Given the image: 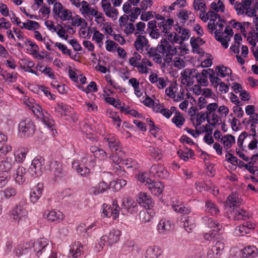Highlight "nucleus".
I'll list each match as a JSON object with an SVG mask.
<instances>
[{
    "label": "nucleus",
    "mask_w": 258,
    "mask_h": 258,
    "mask_svg": "<svg viewBox=\"0 0 258 258\" xmlns=\"http://www.w3.org/2000/svg\"><path fill=\"white\" fill-rule=\"evenodd\" d=\"M103 214L104 217H109L112 216L114 219L118 218L119 214L116 209H113L110 206L104 204L103 205Z\"/></svg>",
    "instance_id": "35"
},
{
    "label": "nucleus",
    "mask_w": 258,
    "mask_h": 258,
    "mask_svg": "<svg viewBox=\"0 0 258 258\" xmlns=\"http://www.w3.org/2000/svg\"><path fill=\"white\" fill-rule=\"evenodd\" d=\"M16 163V160L13 157H7L5 160L1 161L0 167L1 169L6 172L11 170L15 165Z\"/></svg>",
    "instance_id": "31"
},
{
    "label": "nucleus",
    "mask_w": 258,
    "mask_h": 258,
    "mask_svg": "<svg viewBox=\"0 0 258 258\" xmlns=\"http://www.w3.org/2000/svg\"><path fill=\"white\" fill-rule=\"evenodd\" d=\"M90 150L98 162V165H96V168L100 166L104 169L108 157L107 153L104 150L94 146L91 147Z\"/></svg>",
    "instance_id": "9"
},
{
    "label": "nucleus",
    "mask_w": 258,
    "mask_h": 258,
    "mask_svg": "<svg viewBox=\"0 0 258 258\" xmlns=\"http://www.w3.org/2000/svg\"><path fill=\"white\" fill-rule=\"evenodd\" d=\"M83 245L80 242H75L70 247V254L74 258L79 257L82 253Z\"/></svg>",
    "instance_id": "26"
},
{
    "label": "nucleus",
    "mask_w": 258,
    "mask_h": 258,
    "mask_svg": "<svg viewBox=\"0 0 258 258\" xmlns=\"http://www.w3.org/2000/svg\"><path fill=\"white\" fill-rule=\"evenodd\" d=\"M101 6L105 15L112 20H116L118 15L116 7L112 6L111 3L108 0H101Z\"/></svg>",
    "instance_id": "12"
},
{
    "label": "nucleus",
    "mask_w": 258,
    "mask_h": 258,
    "mask_svg": "<svg viewBox=\"0 0 258 258\" xmlns=\"http://www.w3.org/2000/svg\"><path fill=\"white\" fill-rule=\"evenodd\" d=\"M252 0H245L241 2H236L234 8L238 16L245 14L248 17H252L256 16V11L252 8Z\"/></svg>",
    "instance_id": "4"
},
{
    "label": "nucleus",
    "mask_w": 258,
    "mask_h": 258,
    "mask_svg": "<svg viewBox=\"0 0 258 258\" xmlns=\"http://www.w3.org/2000/svg\"><path fill=\"white\" fill-rule=\"evenodd\" d=\"M42 121L44 124L49 128H51L54 125V121L51 118L50 115L47 112H45L42 113L41 115Z\"/></svg>",
    "instance_id": "46"
},
{
    "label": "nucleus",
    "mask_w": 258,
    "mask_h": 258,
    "mask_svg": "<svg viewBox=\"0 0 258 258\" xmlns=\"http://www.w3.org/2000/svg\"><path fill=\"white\" fill-rule=\"evenodd\" d=\"M193 7L194 10L198 12V11L203 12L207 10V7L204 0H194L193 2Z\"/></svg>",
    "instance_id": "43"
},
{
    "label": "nucleus",
    "mask_w": 258,
    "mask_h": 258,
    "mask_svg": "<svg viewBox=\"0 0 258 258\" xmlns=\"http://www.w3.org/2000/svg\"><path fill=\"white\" fill-rule=\"evenodd\" d=\"M122 207L130 214L137 213L138 211L137 203L131 198H125L123 199Z\"/></svg>",
    "instance_id": "16"
},
{
    "label": "nucleus",
    "mask_w": 258,
    "mask_h": 258,
    "mask_svg": "<svg viewBox=\"0 0 258 258\" xmlns=\"http://www.w3.org/2000/svg\"><path fill=\"white\" fill-rule=\"evenodd\" d=\"M80 4V11L85 18L92 19L94 17L95 21L100 26L104 24L105 18L101 12L92 7L86 1H83Z\"/></svg>",
    "instance_id": "2"
},
{
    "label": "nucleus",
    "mask_w": 258,
    "mask_h": 258,
    "mask_svg": "<svg viewBox=\"0 0 258 258\" xmlns=\"http://www.w3.org/2000/svg\"><path fill=\"white\" fill-rule=\"evenodd\" d=\"M211 69L203 70L202 72H196V78L198 83L202 86H207L208 84V75Z\"/></svg>",
    "instance_id": "24"
},
{
    "label": "nucleus",
    "mask_w": 258,
    "mask_h": 258,
    "mask_svg": "<svg viewBox=\"0 0 258 258\" xmlns=\"http://www.w3.org/2000/svg\"><path fill=\"white\" fill-rule=\"evenodd\" d=\"M148 150L150 156L155 161H159L162 158V153L159 148L150 146L149 147Z\"/></svg>",
    "instance_id": "37"
},
{
    "label": "nucleus",
    "mask_w": 258,
    "mask_h": 258,
    "mask_svg": "<svg viewBox=\"0 0 258 258\" xmlns=\"http://www.w3.org/2000/svg\"><path fill=\"white\" fill-rule=\"evenodd\" d=\"M171 229V223L169 220L161 219L157 226V230L159 233L166 234Z\"/></svg>",
    "instance_id": "22"
},
{
    "label": "nucleus",
    "mask_w": 258,
    "mask_h": 258,
    "mask_svg": "<svg viewBox=\"0 0 258 258\" xmlns=\"http://www.w3.org/2000/svg\"><path fill=\"white\" fill-rule=\"evenodd\" d=\"M197 70L195 69H185L181 73L182 82L183 84L191 86L194 83Z\"/></svg>",
    "instance_id": "15"
},
{
    "label": "nucleus",
    "mask_w": 258,
    "mask_h": 258,
    "mask_svg": "<svg viewBox=\"0 0 258 258\" xmlns=\"http://www.w3.org/2000/svg\"><path fill=\"white\" fill-rule=\"evenodd\" d=\"M203 222L209 228H217V232L220 231L222 228V226L217 221H215L212 218H209L207 216H205L203 218Z\"/></svg>",
    "instance_id": "34"
},
{
    "label": "nucleus",
    "mask_w": 258,
    "mask_h": 258,
    "mask_svg": "<svg viewBox=\"0 0 258 258\" xmlns=\"http://www.w3.org/2000/svg\"><path fill=\"white\" fill-rule=\"evenodd\" d=\"M241 201L236 194H232L229 196L227 201V204L230 208L238 207L241 205Z\"/></svg>",
    "instance_id": "39"
},
{
    "label": "nucleus",
    "mask_w": 258,
    "mask_h": 258,
    "mask_svg": "<svg viewBox=\"0 0 258 258\" xmlns=\"http://www.w3.org/2000/svg\"><path fill=\"white\" fill-rule=\"evenodd\" d=\"M172 122L178 127H180L185 122V119L183 115L179 112H176L175 115L172 119Z\"/></svg>",
    "instance_id": "45"
},
{
    "label": "nucleus",
    "mask_w": 258,
    "mask_h": 258,
    "mask_svg": "<svg viewBox=\"0 0 258 258\" xmlns=\"http://www.w3.org/2000/svg\"><path fill=\"white\" fill-rule=\"evenodd\" d=\"M177 90L176 84H171L166 89L165 93L168 96L173 98L175 97Z\"/></svg>",
    "instance_id": "56"
},
{
    "label": "nucleus",
    "mask_w": 258,
    "mask_h": 258,
    "mask_svg": "<svg viewBox=\"0 0 258 258\" xmlns=\"http://www.w3.org/2000/svg\"><path fill=\"white\" fill-rule=\"evenodd\" d=\"M174 28L177 33L181 34V36H180V37H181V42H183L184 40L188 39L189 38L190 34L189 31L188 29H186L178 25H176Z\"/></svg>",
    "instance_id": "40"
},
{
    "label": "nucleus",
    "mask_w": 258,
    "mask_h": 258,
    "mask_svg": "<svg viewBox=\"0 0 258 258\" xmlns=\"http://www.w3.org/2000/svg\"><path fill=\"white\" fill-rule=\"evenodd\" d=\"M54 17L59 18L62 21L70 20L72 19V12L63 7L59 2H56L52 10Z\"/></svg>",
    "instance_id": "6"
},
{
    "label": "nucleus",
    "mask_w": 258,
    "mask_h": 258,
    "mask_svg": "<svg viewBox=\"0 0 258 258\" xmlns=\"http://www.w3.org/2000/svg\"><path fill=\"white\" fill-rule=\"evenodd\" d=\"M123 32L127 36L134 34L135 35V26L132 23H128L123 27Z\"/></svg>",
    "instance_id": "57"
},
{
    "label": "nucleus",
    "mask_w": 258,
    "mask_h": 258,
    "mask_svg": "<svg viewBox=\"0 0 258 258\" xmlns=\"http://www.w3.org/2000/svg\"><path fill=\"white\" fill-rule=\"evenodd\" d=\"M21 204L16 205L15 208L13 209L11 211V216L13 221L20 226H24L25 225L28 220V214L25 207L24 205L26 203V201L21 202Z\"/></svg>",
    "instance_id": "3"
},
{
    "label": "nucleus",
    "mask_w": 258,
    "mask_h": 258,
    "mask_svg": "<svg viewBox=\"0 0 258 258\" xmlns=\"http://www.w3.org/2000/svg\"><path fill=\"white\" fill-rule=\"evenodd\" d=\"M206 210L208 213L212 215H216L219 212V208L211 201H207L206 202Z\"/></svg>",
    "instance_id": "44"
},
{
    "label": "nucleus",
    "mask_w": 258,
    "mask_h": 258,
    "mask_svg": "<svg viewBox=\"0 0 258 258\" xmlns=\"http://www.w3.org/2000/svg\"><path fill=\"white\" fill-rule=\"evenodd\" d=\"M26 173V169L22 167H19L16 171L15 174V179L16 182L19 184H22L25 181V175Z\"/></svg>",
    "instance_id": "33"
},
{
    "label": "nucleus",
    "mask_w": 258,
    "mask_h": 258,
    "mask_svg": "<svg viewBox=\"0 0 258 258\" xmlns=\"http://www.w3.org/2000/svg\"><path fill=\"white\" fill-rule=\"evenodd\" d=\"M43 217L51 221H61L63 219V215L60 211H47L43 214Z\"/></svg>",
    "instance_id": "23"
},
{
    "label": "nucleus",
    "mask_w": 258,
    "mask_h": 258,
    "mask_svg": "<svg viewBox=\"0 0 258 258\" xmlns=\"http://www.w3.org/2000/svg\"><path fill=\"white\" fill-rule=\"evenodd\" d=\"M44 169V160L41 158H35L32 160L28 173L32 177H37L41 175Z\"/></svg>",
    "instance_id": "5"
},
{
    "label": "nucleus",
    "mask_w": 258,
    "mask_h": 258,
    "mask_svg": "<svg viewBox=\"0 0 258 258\" xmlns=\"http://www.w3.org/2000/svg\"><path fill=\"white\" fill-rule=\"evenodd\" d=\"M51 174L55 180L61 178L64 174L61 163L55 160H51L48 164Z\"/></svg>",
    "instance_id": "13"
},
{
    "label": "nucleus",
    "mask_w": 258,
    "mask_h": 258,
    "mask_svg": "<svg viewBox=\"0 0 258 258\" xmlns=\"http://www.w3.org/2000/svg\"><path fill=\"white\" fill-rule=\"evenodd\" d=\"M28 243L24 242H20L18 243L15 247V253L18 256H20L24 253V251H27L29 248L27 246Z\"/></svg>",
    "instance_id": "50"
},
{
    "label": "nucleus",
    "mask_w": 258,
    "mask_h": 258,
    "mask_svg": "<svg viewBox=\"0 0 258 258\" xmlns=\"http://www.w3.org/2000/svg\"><path fill=\"white\" fill-rule=\"evenodd\" d=\"M177 154L179 157L184 161H186L188 160L189 155L190 157H192L193 156H194V152L190 149H187L185 151H183L182 150H179L177 151Z\"/></svg>",
    "instance_id": "51"
},
{
    "label": "nucleus",
    "mask_w": 258,
    "mask_h": 258,
    "mask_svg": "<svg viewBox=\"0 0 258 258\" xmlns=\"http://www.w3.org/2000/svg\"><path fill=\"white\" fill-rule=\"evenodd\" d=\"M220 141L224 145V147L227 149H229L235 143L234 137L231 135L224 136L221 138Z\"/></svg>",
    "instance_id": "38"
},
{
    "label": "nucleus",
    "mask_w": 258,
    "mask_h": 258,
    "mask_svg": "<svg viewBox=\"0 0 258 258\" xmlns=\"http://www.w3.org/2000/svg\"><path fill=\"white\" fill-rule=\"evenodd\" d=\"M71 107L62 103H58L55 107V111L61 116H69L71 112Z\"/></svg>",
    "instance_id": "32"
},
{
    "label": "nucleus",
    "mask_w": 258,
    "mask_h": 258,
    "mask_svg": "<svg viewBox=\"0 0 258 258\" xmlns=\"http://www.w3.org/2000/svg\"><path fill=\"white\" fill-rule=\"evenodd\" d=\"M234 212V218L237 220H245L248 217V213L242 209L236 210Z\"/></svg>",
    "instance_id": "49"
},
{
    "label": "nucleus",
    "mask_w": 258,
    "mask_h": 258,
    "mask_svg": "<svg viewBox=\"0 0 258 258\" xmlns=\"http://www.w3.org/2000/svg\"><path fill=\"white\" fill-rule=\"evenodd\" d=\"M22 28H25L28 30L36 29L39 27V24L37 22L28 20L26 23H22Z\"/></svg>",
    "instance_id": "63"
},
{
    "label": "nucleus",
    "mask_w": 258,
    "mask_h": 258,
    "mask_svg": "<svg viewBox=\"0 0 258 258\" xmlns=\"http://www.w3.org/2000/svg\"><path fill=\"white\" fill-rule=\"evenodd\" d=\"M177 53V48L172 46L165 39L161 40L156 47H152L148 51L149 56L152 58L155 62L162 64L163 66L171 62L173 56Z\"/></svg>",
    "instance_id": "1"
},
{
    "label": "nucleus",
    "mask_w": 258,
    "mask_h": 258,
    "mask_svg": "<svg viewBox=\"0 0 258 258\" xmlns=\"http://www.w3.org/2000/svg\"><path fill=\"white\" fill-rule=\"evenodd\" d=\"M225 248V243L223 240H218L207 251L208 258H220L222 251Z\"/></svg>",
    "instance_id": "14"
},
{
    "label": "nucleus",
    "mask_w": 258,
    "mask_h": 258,
    "mask_svg": "<svg viewBox=\"0 0 258 258\" xmlns=\"http://www.w3.org/2000/svg\"><path fill=\"white\" fill-rule=\"evenodd\" d=\"M125 164L127 168L132 169L133 170L137 169L139 167V164L138 161L133 158L127 159Z\"/></svg>",
    "instance_id": "59"
},
{
    "label": "nucleus",
    "mask_w": 258,
    "mask_h": 258,
    "mask_svg": "<svg viewBox=\"0 0 258 258\" xmlns=\"http://www.w3.org/2000/svg\"><path fill=\"white\" fill-rule=\"evenodd\" d=\"M157 21L158 27L160 29L161 32L164 34H169L174 24V20L169 18L166 19L164 17L160 14H156L155 16Z\"/></svg>",
    "instance_id": "8"
},
{
    "label": "nucleus",
    "mask_w": 258,
    "mask_h": 258,
    "mask_svg": "<svg viewBox=\"0 0 258 258\" xmlns=\"http://www.w3.org/2000/svg\"><path fill=\"white\" fill-rule=\"evenodd\" d=\"M243 256L245 258L255 257L257 254V250L254 246H248L242 250Z\"/></svg>",
    "instance_id": "36"
},
{
    "label": "nucleus",
    "mask_w": 258,
    "mask_h": 258,
    "mask_svg": "<svg viewBox=\"0 0 258 258\" xmlns=\"http://www.w3.org/2000/svg\"><path fill=\"white\" fill-rule=\"evenodd\" d=\"M211 8L217 12H223L224 11V5L220 0H219L217 3H212Z\"/></svg>",
    "instance_id": "62"
},
{
    "label": "nucleus",
    "mask_w": 258,
    "mask_h": 258,
    "mask_svg": "<svg viewBox=\"0 0 258 258\" xmlns=\"http://www.w3.org/2000/svg\"><path fill=\"white\" fill-rule=\"evenodd\" d=\"M121 231L118 229H113L107 235L108 238V245L112 246L113 244L119 241L121 235Z\"/></svg>",
    "instance_id": "30"
},
{
    "label": "nucleus",
    "mask_w": 258,
    "mask_h": 258,
    "mask_svg": "<svg viewBox=\"0 0 258 258\" xmlns=\"http://www.w3.org/2000/svg\"><path fill=\"white\" fill-rule=\"evenodd\" d=\"M105 243H107L108 244V238L107 235H103L100 237L99 240L97 242L95 247L96 251L99 252L101 251L103 249Z\"/></svg>",
    "instance_id": "47"
},
{
    "label": "nucleus",
    "mask_w": 258,
    "mask_h": 258,
    "mask_svg": "<svg viewBox=\"0 0 258 258\" xmlns=\"http://www.w3.org/2000/svg\"><path fill=\"white\" fill-rule=\"evenodd\" d=\"M172 207L175 212L182 214H189L190 212V209L184 207L183 204L179 201H173Z\"/></svg>",
    "instance_id": "29"
},
{
    "label": "nucleus",
    "mask_w": 258,
    "mask_h": 258,
    "mask_svg": "<svg viewBox=\"0 0 258 258\" xmlns=\"http://www.w3.org/2000/svg\"><path fill=\"white\" fill-rule=\"evenodd\" d=\"M137 201L140 205L147 209L152 208L154 205V202L151 197L145 192L139 194Z\"/></svg>",
    "instance_id": "17"
},
{
    "label": "nucleus",
    "mask_w": 258,
    "mask_h": 258,
    "mask_svg": "<svg viewBox=\"0 0 258 258\" xmlns=\"http://www.w3.org/2000/svg\"><path fill=\"white\" fill-rule=\"evenodd\" d=\"M19 130L24 136L27 137L32 136L35 131V125L29 118H26L20 122Z\"/></svg>",
    "instance_id": "10"
},
{
    "label": "nucleus",
    "mask_w": 258,
    "mask_h": 258,
    "mask_svg": "<svg viewBox=\"0 0 258 258\" xmlns=\"http://www.w3.org/2000/svg\"><path fill=\"white\" fill-rule=\"evenodd\" d=\"M216 70H218L217 75L222 78L231 75L232 73L231 70L229 68L223 66L217 67Z\"/></svg>",
    "instance_id": "48"
},
{
    "label": "nucleus",
    "mask_w": 258,
    "mask_h": 258,
    "mask_svg": "<svg viewBox=\"0 0 258 258\" xmlns=\"http://www.w3.org/2000/svg\"><path fill=\"white\" fill-rule=\"evenodd\" d=\"M117 44L111 40H107L105 41L106 49L111 52H114L117 48Z\"/></svg>",
    "instance_id": "60"
},
{
    "label": "nucleus",
    "mask_w": 258,
    "mask_h": 258,
    "mask_svg": "<svg viewBox=\"0 0 258 258\" xmlns=\"http://www.w3.org/2000/svg\"><path fill=\"white\" fill-rule=\"evenodd\" d=\"M235 234L238 236H243L249 233V229L246 228L245 224L237 226L235 228Z\"/></svg>",
    "instance_id": "64"
},
{
    "label": "nucleus",
    "mask_w": 258,
    "mask_h": 258,
    "mask_svg": "<svg viewBox=\"0 0 258 258\" xmlns=\"http://www.w3.org/2000/svg\"><path fill=\"white\" fill-rule=\"evenodd\" d=\"M147 187L155 195H158L162 193L163 190L164 185L162 182L158 181H154L152 179L147 184H145Z\"/></svg>",
    "instance_id": "18"
},
{
    "label": "nucleus",
    "mask_w": 258,
    "mask_h": 258,
    "mask_svg": "<svg viewBox=\"0 0 258 258\" xmlns=\"http://www.w3.org/2000/svg\"><path fill=\"white\" fill-rule=\"evenodd\" d=\"M125 153L122 150H119L116 152H113L109 156V159L112 162V165L116 166V171L117 175L122 174L124 172V171L121 170V166L119 164L123 161Z\"/></svg>",
    "instance_id": "11"
},
{
    "label": "nucleus",
    "mask_w": 258,
    "mask_h": 258,
    "mask_svg": "<svg viewBox=\"0 0 258 258\" xmlns=\"http://www.w3.org/2000/svg\"><path fill=\"white\" fill-rule=\"evenodd\" d=\"M34 251L36 253L37 256H40L42 253L46 254L50 251L51 246L49 241L46 238L39 239L33 243Z\"/></svg>",
    "instance_id": "7"
},
{
    "label": "nucleus",
    "mask_w": 258,
    "mask_h": 258,
    "mask_svg": "<svg viewBox=\"0 0 258 258\" xmlns=\"http://www.w3.org/2000/svg\"><path fill=\"white\" fill-rule=\"evenodd\" d=\"M28 152L27 148L23 147H18L14 150V159L16 162L19 163L23 162L26 158V155Z\"/></svg>",
    "instance_id": "25"
},
{
    "label": "nucleus",
    "mask_w": 258,
    "mask_h": 258,
    "mask_svg": "<svg viewBox=\"0 0 258 258\" xmlns=\"http://www.w3.org/2000/svg\"><path fill=\"white\" fill-rule=\"evenodd\" d=\"M43 189V185L41 183H38L33 188L30 195V199L31 202L35 203L39 199L42 195Z\"/></svg>",
    "instance_id": "21"
},
{
    "label": "nucleus",
    "mask_w": 258,
    "mask_h": 258,
    "mask_svg": "<svg viewBox=\"0 0 258 258\" xmlns=\"http://www.w3.org/2000/svg\"><path fill=\"white\" fill-rule=\"evenodd\" d=\"M104 37V34L100 33L98 30H95L93 33L92 40L98 44L100 47H101L103 44L102 40Z\"/></svg>",
    "instance_id": "53"
},
{
    "label": "nucleus",
    "mask_w": 258,
    "mask_h": 258,
    "mask_svg": "<svg viewBox=\"0 0 258 258\" xmlns=\"http://www.w3.org/2000/svg\"><path fill=\"white\" fill-rule=\"evenodd\" d=\"M184 57L179 55L175 56L173 60V65L175 68L178 69H182L185 66V62L184 60Z\"/></svg>",
    "instance_id": "42"
},
{
    "label": "nucleus",
    "mask_w": 258,
    "mask_h": 258,
    "mask_svg": "<svg viewBox=\"0 0 258 258\" xmlns=\"http://www.w3.org/2000/svg\"><path fill=\"white\" fill-rule=\"evenodd\" d=\"M71 20H72V25L73 26H79L83 24L87 25V22L85 20L81 18L79 15H75L73 17H72Z\"/></svg>",
    "instance_id": "58"
},
{
    "label": "nucleus",
    "mask_w": 258,
    "mask_h": 258,
    "mask_svg": "<svg viewBox=\"0 0 258 258\" xmlns=\"http://www.w3.org/2000/svg\"><path fill=\"white\" fill-rule=\"evenodd\" d=\"M146 24L143 22H140L135 26V35H142L145 33Z\"/></svg>",
    "instance_id": "61"
},
{
    "label": "nucleus",
    "mask_w": 258,
    "mask_h": 258,
    "mask_svg": "<svg viewBox=\"0 0 258 258\" xmlns=\"http://www.w3.org/2000/svg\"><path fill=\"white\" fill-rule=\"evenodd\" d=\"M209 113L207 112H200L195 115V120L196 121V126L200 125L202 122H204L206 119L210 122L208 119Z\"/></svg>",
    "instance_id": "41"
},
{
    "label": "nucleus",
    "mask_w": 258,
    "mask_h": 258,
    "mask_svg": "<svg viewBox=\"0 0 258 258\" xmlns=\"http://www.w3.org/2000/svg\"><path fill=\"white\" fill-rule=\"evenodd\" d=\"M139 219L142 223L150 222L152 219V216L146 210H143L139 213Z\"/></svg>",
    "instance_id": "55"
},
{
    "label": "nucleus",
    "mask_w": 258,
    "mask_h": 258,
    "mask_svg": "<svg viewBox=\"0 0 258 258\" xmlns=\"http://www.w3.org/2000/svg\"><path fill=\"white\" fill-rule=\"evenodd\" d=\"M137 38L134 42V46L136 50L142 52L144 47L148 44V41L146 37L142 35H136Z\"/></svg>",
    "instance_id": "28"
},
{
    "label": "nucleus",
    "mask_w": 258,
    "mask_h": 258,
    "mask_svg": "<svg viewBox=\"0 0 258 258\" xmlns=\"http://www.w3.org/2000/svg\"><path fill=\"white\" fill-rule=\"evenodd\" d=\"M167 38L168 40L171 43H178L180 44H181L183 42H181V39L180 36L177 35L176 33L173 32L171 33L167 34Z\"/></svg>",
    "instance_id": "54"
},
{
    "label": "nucleus",
    "mask_w": 258,
    "mask_h": 258,
    "mask_svg": "<svg viewBox=\"0 0 258 258\" xmlns=\"http://www.w3.org/2000/svg\"><path fill=\"white\" fill-rule=\"evenodd\" d=\"M150 173L154 176L164 178L168 176V172L161 164L153 165L150 168Z\"/></svg>",
    "instance_id": "19"
},
{
    "label": "nucleus",
    "mask_w": 258,
    "mask_h": 258,
    "mask_svg": "<svg viewBox=\"0 0 258 258\" xmlns=\"http://www.w3.org/2000/svg\"><path fill=\"white\" fill-rule=\"evenodd\" d=\"M183 222V226L185 230L187 232L192 231V229L195 227V224L192 218L190 217H188Z\"/></svg>",
    "instance_id": "52"
},
{
    "label": "nucleus",
    "mask_w": 258,
    "mask_h": 258,
    "mask_svg": "<svg viewBox=\"0 0 258 258\" xmlns=\"http://www.w3.org/2000/svg\"><path fill=\"white\" fill-rule=\"evenodd\" d=\"M104 139L107 142L109 148L112 152L122 150L119 141L115 137H106Z\"/></svg>",
    "instance_id": "20"
},
{
    "label": "nucleus",
    "mask_w": 258,
    "mask_h": 258,
    "mask_svg": "<svg viewBox=\"0 0 258 258\" xmlns=\"http://www.w3.org/2000/svg\"><path fill=\"white\" fill-rule=\"evenodd\" d=\"M162 254L161 249L157 246H151L146 251V258H158Z\"/></svg>",
    "instance_id": "27"
}]
</instances>
